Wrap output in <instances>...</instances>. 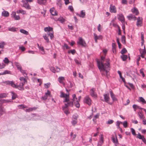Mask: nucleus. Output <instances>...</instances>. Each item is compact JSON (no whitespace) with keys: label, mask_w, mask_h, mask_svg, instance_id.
Returning a JSON list of instances; mask_svg holds the SVG:
<instances>
[{"label":"nucleus","mask_w":146,"mask_h":146,"mask_svg":"<svg viewBox=\"0 0 146 146\" xmlns=\"http://www.w3.org/2000/svg\"><path fill=\"white\" fill-rule=\"evenodd\" d=\"M105 59V57L103 56L101 57V61L97 60V64L98 66L99 70L101 71H105L106 74L107 76L108 71L106 70L110 67V64L109 62V59H108L106 60V63L104 64L103 60Z\"/></svg>","instance_id":"1"},{"label":"nucleus","mask_w":146,"mask_h":146,"mask_svg":"<svg viewBox=\"0 0 146 146\" xmlns=\"http://www.w3.org/2000/svg\"><path fill=\"white\" fill-rule=\"evenodd\" d=\"M4 83L10 85L13 88H18L19 90H24V88L23 86L25 84L23 82L20 83V84L18 86H17L13 81H6Z\"/></svg>","instance_id":"2"},{"label":"nucleus","mask_w":146,"mask_h":146,"mask_svg":"<svg viewBox=\"0 0 146 146\" xmlns=\"http://www.w3.org/2000/svg\"><path fill=\"white\" fill-rule=\"evenodd\" d=\"M44 30L45 32H48L47 35L50 36L51 39H52L54 38V32L53 29L52 27L49 26L46 27L44 28Z\"/></svg>","instance_id":"3"},{"label":"nucleus","mask_w":146,"mask_h":146,"mask_svg":"<svg viewBox=\"0 0 146 146\" xmlns=\"http://www.w3.org/2000/svg\"><path fill=\"white\" fill-rule=\"evenodd\" d=\"M65 106L62 107V109L64 113L67 115L69 114L70 112L68 111V110H66L65 109L68 106H73V102H70L68 103L67 104H65Z\"/></svg>","instance_id":"4"},{"label":"nucleus","mask_w":146,"mask_h":146,"mask_svg":"<svg viewBox=\"0 0 146 146\" xmlns=\"http://www.w3.org/2000/svg\"><path fill=\"white\" fill-rule=\"evenodd\" d=\"M69 93L67 94H65L63 92H61V94L60 97L61 98H65L64 102H67L68 103L70 102L69 101Z\"/></svg>","instance_id":"5"},{"label":"nucleus","mask_w":146,"mask_h":146,"mask_svg":"<svg viewBox=\"0 0 146 146\" xmlns=\"http://www.w3.org/2000/svg\"><path fill=\"white\" fill-rule=\"evenodd\" d=\"M78 45H80L82 47H86V43L82 37H79L78 38V41L77 42Z\"/></svg>","instance_id":"6"},{"label":"nucleus","mask_w":146,"mask_h":146,"mask_svg":"<svg viewBox=\"0 0 146 146\" xmlns=\"http://www.w3.org/2000/svg\"><path fill=\"white\" fill-rule=\"evenodd\" d=\"M22 1L23 3V7L28 9H31V7L29 4L28 3L26 2L25 0H23Z\"/></svg>","instance_id":"7"},{"label":"nucleus","mask_w":146,"mask_h":146,"mask_svg":"<svg viewBox=\"0 0 146 146\" xmlns=\"http://www.w3.org/2000/svg\"><path fill=\"white\" fill-rule=\"evenodd\" d=\"M109 95V94H104V99L105 100V101L106 102L108 103L110 105H111L112 104V103H110L108 102V101L110 99Z\"/></svg>","instance_id":"8"},{"label":"nucleus","mask_w":146,"mask_h":146,"mask_svg":"<svg viewBox=\"0 0 146 146\" xmlns=\"http://www.w3.org/2000/svg\"><path fill=\"white\" fill-rule=\"evenodd\" d=\"M84 102L89 105H90L91 104V100L90 98L88 96L85 97Z\"/></svg>","instance_id":"9"},{"label":"nucleus","mask_w":146,"mask_h":146,"mask_svg":"<svg viewBox=\"0 0 146 146\" xmlns=\"http://www.w3.org/2000/svg\"><path fill=\"white\" fill-rule=\"evenodd\" d=\"M142 18L138 17L137 19V25L138 27H141L142 26Z\"/></svg>","instance_id":"10"},{"label":"nucleus","mask_w":146,"mask_h":146,"mask_svg":"<svg viewBox=\"0 0 146 146\" xmlns=\"http://www.w3.org/2000/svg\"><path fill=\"white\" fill-rule=\"evenodd\" d=\"M94 36L95 42L96 43L97 42L98 40L101 39L102 38V35H100L98 36L96 33H95L94 34Z\"/></svg>","instance_id":"11"},{"label":"nucleus","mask_w":146,"mask_h":146,"mask_svg":"<svg viewBox=\"0 0 146 146\" xmlns=\"http://www.w3.org/2000/svg\"><path fill=\"white\" fill-rule=\"evenodd\" d=\"M104 142V137L102 134L101 135L100 140L98 142L97 146H101Z\"/></svg>","instance_id":"12"},{"label":"nucleus","mask_w":146,"mask_h":146,"mask_svg":"<svg viewBox=\"0 0 146 146\" xmlns=\"http://www.w3.org/2000/svg\"><path fill=\"white\" fill-rule=\"evenodd\" d=\"M110 11L112 13H116V10L115 6L111 5L110 7Z\"/></svg>","instance_id":"13"},{"label":"nucleus","mask_w":146,"mask_h":146,"mask_svg":"<svg viewBox=\"0 0 146 146\" xmlns=\"http://www.w3.org/2000/svg\"><path fill=\"white\" fill-rule=\"evenodd\" d=\"M95 88H92L90 90V94L92 97L96 98L97 96V95L96 93L95 92Z\"/></svg>","instance_id":"14"},{"label":"nucleus","mask_w":146,"mask_h":146,"mask_svg":"<svg viewBox=\"0 0 146 146\" xmlns=\"http://www.w3.org/2000/svg\"><path fill=\"white\" fill-rule=\"evenodd\" d=\"M137 137L139 139H142L143 141L146 144V140L143 136L141 135V134L139 133L137 136Z\"/></svg>","instance_id":"15"},{"label":"nucleus","mask_w":146,"mask_h":146,"mask_svg":"<svg viewBox=\"0 0 146 146\" xmlns=\"http://www.w3.org/2000/svg\"><path fill=\"white\" fill-rule=\"evenodd\" d=\"M118 19L122 22H124L125 19L123 15L121 14H119L118 15Z\"/></svg>","instance_id":"16"},{"label":"nucleus","mask_w":146,"mask_h":146,"mask_svg":"<svg viewBox=\"0 0 146 146\" xmlns=\"http://www.w3.org/2000/svg\"><path fill=\"white\" fill-rule=\"evenodd\" d=\"M50 92L48 90L47 91V92L45 94V95L44 96L42 97V98L44 100H46L48 98V96H50Z\"/></svg>","instance_id":"17"},{"label":"nucleus","mask_w":146,"mask_h":146,"mask_svg":"<svg viewBox=\"0 0 146 146\" xmlns=\"http://www.w3.org/2000/svg\"><path fill=\"white\" fill-rule=\"evenodd\" d=\"M50 12L52 15H57V12L55 11L54 8H52L50 9Z\"/></svg>","instance_id":"18"},{"label":"nucleus","mask_w":146,"mask_h":146,"mask_svg":"<svg viewBox=\"0 0 146 146\" xmlns=\"http://www.w3.org/2000/svg\"><path fill=\"white\" fill-rule=\"evenodd\" d=\"M110 92L111 97V98L112 99L113 101H117V99L115 97L114 94H113L111 90L110 91Z\"/></svg>","instance_id":"19"},{"label":"nucleus","mask_w":146,"mask_h":146,"mask_svg":"<svg viewBox=\"0 0 146 146\" xmlns=\"http://www.w3.org/2000/svg\"><path fill=\"white\" fill-rule=\"evenodd\" d=\"M9 13L8 11L5 10L3 11L1 13L2 16L5 17H9Z\"/></svg>","instance_id":"20"},{"label":"nucleus","mask_w":146,"mask_h":146,"mask_svg":"<svg viewBox=\"0 0 146 146\" xmlns=\"http://www.w3.org/2000/svg\"><path fill=\"white\" fill-rule=\"evenodd\" d=\"M138 114L140 119H142L145 118L144 114L142 113V111H141L138 112Z\"/></svg>","instance_id":"21"},{"label":"nucleus","mask_w":146,"mask_h":146,"mask_svg":"<svg viewBox=\"0 0 146 146\" xmlns=\"http://www.w3.org/2000/svg\"><path fill=\"white\" fill-rule=\"evenodd\" d=\"M76 15L77 16H79L80 17L82 18H84V17L85 15V12L84 10H82L81 11L80 14H79L78 13H77Z\"/></svg>","instance_id":"22"},{"label":"nucleus","mask_w":146,"mask_h":146,"mask_svg":"<svg viewBox=\"0 0 146 146\" xmlns=\"http://www.w3.org/2000/svg\"><path fill=\"white\" fill-rule=\"evenodd\" d=\"M46 0H37V3L40 5H46Z\"/></svg>","instance_id":"23"},{"label":"nucleus","mask_w":146,"mask_h":146,"mask_svg":"<svg viewBox=\"0 0 146 146\" xmlns=\"http://www.w3.org/2000/svg\"><path fill=\"white\" fill-rule=\"evenodd\" d=\"M38 46L39 50L42 51L41 52V54H45V52L44 50L43 47L41 46H39L38 44Z\"/></svg>","instance_id":"24"},{"label":"nucleus","mask_w":146,"mask_h":146,"mask_svg":"<svg viewBox=\"0 0 146 146\" xmlns=\"http://www.w3.org/2000/svg\"><path fill=\"white\" fill-rule=\"evenodd\" d=\"M131 11L133 13L135 14L136 15H137L139 13L138 9L135 7H134L132 9Z\"/></svg>","instance_id":"25"},{"label":"nucleus","mask_w":146,"mask_h":146,"mask_svg":"<svg viewBox=\"0 0 146 146\" xmlns=\"http://www.w3.org/2000/svg\"><path fill=\"white\" fill-rule=\"evenodd\" d=\"M127 17L129 20L133 19L134 20H135L136 18L134 15L132 14L129 15V16H127Z\"/></svg>","instance_id":"26"},{"label":"nucleus","mask_w":146,"mask_h":146,"mask_svg":"<svg viewBox=\"0 0 146 146\" xmlns=\"http://www.w3.org/2000/svg\"><path fill=\"white\" fill-rule=\"evenodd\" d=\"M15 64L18 70H21L22 69V67L19 62H15Z\"/></svg>","instance_id":"27"},{"label":"nucleus","mask_w":146,"mask_h":146,"mask_svg":"<svg viewBox=\"0 0 146 146\" xmlns=\"http://www.w3.org/2000/svg\"><path fill=\"white\" fill-rule=\"evenodd\" d=\"M58 80L59 82L60 83H62L64 85L65 84L63 82V81L65 80L64 77L62 76L59 77Z\"/></svg>","instance_id":"28"},{"label":"nucleus","mask_w":146,"mask_h":146,"mask_svg":"<svg viewBox=\"0 0 146 146\" xmlns=\"http://www.w3.org/2000/svg\"><path fill=\"white\" fill-rule=\"evenodd\" d=\"M12 94V99L13 100H15L17 97V94L13 92H11Z\"/></svg>","instance_id":"29"},{"label":"nucleus","mask_w":146,"mask_h":146,"mask_svg":"<svg viewBox=\"0 0 146 146\" xmlns=\"http://www.w3.org/2000/svg\"><path fill=\"white\" fill-rule=\"evenodd\" d=\"M37 108L36 107H34L32 108H30L29 109H26L25 110V111L27 112H30L33 111V110H36Z\"/></svg>","instance_id":"30"},{"label":"nucleus","mask_w":146,"mask_h":146,"mask_svg":"<svg viewBox=\"0 0 146 146\" xmlns=\"http://www.w3.org/2000/svg\"><path fill=\"white\" fill-rule=\"evenodd\" d=\"M43 37L47 43L49 42V39L48 38V36H47V34H45L43 36Z\"/></svg>","instance_id":"31"},{"label":"nucleus","mask_w":146,"mask_h":146,"mask_svg":"<svg viewBox=\"0 0 146 146\" xmlns=\"http://www.w3.org/2000/svg\"><path fill=\"white\" fill-rule=\"evenodd\" d=\"M112 139L113 141V142L115 143L116 144H118V141L117 140V137L116 136H115V138L114 137H112Z\"/></svg>","instance_id":"32"},{"label":"nucleus","mask_w":146,"mask_h":146,"mask_svg":"<svg viewBox=\"0 0 146 146\" xmlns=\"http://www.w3.org/2000/svg\"><path fill=\"white\" fill-rule=\"evenodd\" d=\"M20 32L22 33L27 35H28L29 34L28 32L23 29H21L20 30Z\"/></svg>","instance_id":"33"},{"label":"nucleus","mask_w":146,"mask_h":146,"mask_svg":"<svg viewBox=\"0 0 146 146\" xmlns=\"http://www.w3.org/2000/svg\"><path fill=\"white\" fill-rule=\"evenodd\" d=\"M58 21H60L62 23H63L65 21V19L62 17H60L58 18Z\"/></svg>","instance_id":"34"},{"label":"nucleus","mask_w":146,"mask_h":146,"mask_svg":"<svg viewBox=\"0 0 146 146\" xmlns=\"http://www.w3.org/2000/svg\"><path fill=\"white\" fill-rule=\"evenodd\" d=\"M121 58L123 61H125L126 60L127 58V56L125 55H122L121 56Z\"/></svg>","instance_id":"35"},{"label":"nucleus","mask_w":146,"mask_h":146,"mask_svg":"<svg viewBox=\"0 0 146 146\" xmlns=\"http://www.w3.org/2000/svg\"><path fill=\"white\" fill-rule=\"evenodd\" d=\"M7 95V94L5 93L0 94V98H3L6 97Z\"/></svg>","instance_id":"36"},{"label":"nucleus","mask_w":146,"mask_h":146,"mask_svg":"<svg viewBox=\"0 0 146 146\" xmlns=\"http://www.w3.org/2000/svg\"><path fill=\"white\" fill-rule=\"evenodd\" d=\"M4 112L2 106L0 104V116L3 114Z\"/></svg>","instance_id":"37"},{"label":"nucleus","mask_w":146,"mask_h":146,"mask_svg":"<svg viewBox=\"0 0 146 146\" xmlns=\"http://www.w3.org/2000/svg\"><path fill=\"white\" fill-rule=\"evenodd\" d=\"M17 13H21L23 14H24L25 13V11L23 10H20L17 11Z\"/></svg>","instance_id":"38"},{"label":"nucleus","mask_w":146,"mask_h":146,"mask_svg":"<svg viewBox=\"0 0 146 146\" xmlns=\"http://www.w3.org/2000/svg\"><path fill=\"white\" fill-rule=\"evenodd\" d=\"M19 80L21 81H24V82H23V83H25H25H27V80L25 78H24L23 77H20V78Z\"/></svg>","instance_id":"39"},{"label":"nucleus","mask_w":146,"mask_h":146,"mask_svg":"<svg viewBox=\"0 0 146 146\" xmlns=\"http://www.w3.org/2000/svg\"><path fill=\"white\" fill-rule=\"evenodd\" d=\"M5 44L4 42H0V48H3Z\"/></svg>","instance_id":"40"},{"label":"nucleus","mask_w":146,"mask_h":146,"mask_svg":"<svg viewBox=\"0 0 146 146\" xmlns=\"http://www.w3.org/2000/svg\"><path fill=\"white\" fill-rule=\"evenodd\" d=\"M112 50L113 53L115 52V44L114 43L112 44Z\"/></svg>","instance_id":"41"},{"label":"nucleus","mask_w":146,"mask_h":146,"mask_svg":"<svg viewBox=\"0 0 146 146\" xmlns=\"http://www.w3.org/2000/svg\"><path fill=\"white\" fill-rule=\"evenodd\" d=\"M72 101H70V102H73H73H74L75 101V100H77V98L76 97V95L75 94H74L72 95Z\"/></svg>","instance_id":"42"},{"label":"nucleus","mask_w":146,"mask_h":146,"mask_svg":"<svg viewBox=\"0 0 146 146\" xmlns=\"http://www.w3.org/2000/svg\"><path fill=\"white\" fill-rule=\"evenodd\" d=\"M8 30L10 31L15 32L16 31V28L14 27L9 28L8 29Z\"/></svg>","instance_id":"43"},{"label":"nucleus","mask_w":146,"mask_h":146,"mask_svg":"<svg viewBox=\"0 0 146 146\" xmlns=\"http://www.w3.org/2000/svg\"><path fill=\"white\" fill-rule=\"evenodd\" d=\"M76 50L74 49L72 50H69L68 51V53H71L72 54H74L76 53Z\"/></svg>","instance_id":"44"},{"label":"nucleus","mask_w":146,"mask_h":146,"mask_svg":"<svg viewBox=\"0 0 146 146\" xmlns=\"http://www.w3.org/2000/svg\"><path fill=\"white\" fill-rule=\"evenodd\" d=\"M3 62L6 64H8L10 62L8 58L7 57L5 58L3 60Z\"/></svg>","instance_id":"45"},{"label":"nucleus","mask_w":146,"mask_h":146,"mask_svg":"<svg viewBox=\"0 0 146 146\" xmlns=\"http://www.w3.org/2000/svg\"><path fill=\"white\" fill-rule=\"evenodd\" d=\"M121 40L122 42L123 43L125 44V37L124 36H122L121 38Z\"/></svg>","instance_id":"46"},{"label":"nucleus","mask_w":146,"mask_h":146,"mask_svg":"<svg viewBox=\"0 0 146 146\" xmlns=\"http://www.w3.org/2000/svg\"><path fill=\"white\" fill-rule=\"evenodd\" d=\"M139 100L144 104H146V102L144 99L142 97H140L139 98Z\"/></svg>","instance_id":"47"},{"label":"nucleus","mask_w":146,"mask_h":146,"mask_svg":"<svg viewBox=\"0 0 146 146\" xmlns=\"http://www.w3.org/2000/svg\"><path fill=\"white\" fill-rule=\"evenodd\" d=\"M141 40H142L141 42V44L142 45L143 43H144V35L142 33H141Z\"/></svg>","instance_id":"48"},{"label":"nucleus","mask_w":146,"mask_h":146,"mask_svg":"<svg viewBox=\"0 0 146 146\" xmlns=\"http://www.w3.org/2000/svg\"><path fill=\"white\" fill-rule=\"evenodd\" d=\"M133 107L134 108L135 111H136V109L137 108H139V109L141 108H139V106H137L136 105H135V104L133 105Z\"/></svg>","instance_id":"49"},{"label":"nucleus","mask_w":146,"mask_h":146,"mask_svg":"<svg viewBox=\"0 0 146 146\" xmlns=\"http://www.w3.org/2000/svg\"><path fill=\"white\" fill-rule=\"evenodd\" d=\"M21 72H22L23 74V75L25 76H27V74L26 73V71L25 70H23L22 69L20 70Z\"/></svg>","instance_id":"50"},{"label":"nucleus","mask_w":146,"mask_h":146,"mask_svg":"<svg viewBox=\"0 0 146 146\" xmlns=\"http://www.w3.org/2000/svg\"><path fill=\"white\" fill-rule=\"evenodd\" d=\"M114 122L113 120L111 119H109L108 121L106 123L108 124H112Z\"/></svg>","instance_id":"51"},{"label":"nucleus","mask_w":146,"mask_h":146,"mask_svg":"<svg viewBox=\"0 0 146 146\" xmlns=\"http://www.w3.org/2000/svg\"><path fill=\"white\" fill-rule=\"evenodd\" d=\"M127 52V50L125 48L123 49L121 51V54H123Z\"/></svg>","instance_id":"52"},{"label":"nucleus","mask_w":146,"mask_h":146,"mask_svg":"<svg viewBox=\"0 0 146 146\" xmlns=\"http://www.w3.org/2000/svg\"><path fill=\"white\" fill-rule=\"evenodd\" d=\"M11 17L12 18H14V17L16 15V12L15 11L12 12L11 14Z\"/></svg>","instance_id":"53"},{"label":"nucleus","mask_w":146,"mask_h":146,"mask_svg":"<svg viewBox=\"0 0 146 146\" xmlns=\"http://www.w3.org/2000/svg\"><path fill=\"white\" fill-rule=\"evenodd\" d=\"M99 116V113L97 114L94 116L93 120L94 121H95L97 118H98Z\"/></svg>","instance_id":"54"},{"label":"nucleus","mask_w":146,"mask_h":146,"mask_svg":"<svg viewBox=\"0 0 146 146\" xmlns=\"http://www.w3.org/2000/svg\"><path fill=\"white\" fill-rule=\"evenodd\" d=\"M122 122L121 121H117L116 122V126H117V128H119L120 126H119V125L120 123H122Z\"/></svg>","instance_id":"55"},{"label":"nucleus","mask_w":146,"mask_h":146,"mask_svg":"<svg viewBox=\"0 0 146 146\" xmlns=\"http://www.w3.org/2000/svg\"><path fill=\"white\" fill-rule=\"evenodd\" d=\"M123 125L124 127L126 128L127 126V121H124L123 123Z\"/></svg>","instance_id":"56"},{"label":"nucleus","mask_w":146,"mask_h":146,"mask_svg":"<svg viewBox=\"0 0 146 146\" xmlns=\"http://www.w3.org/2000/svg\"><path fill=\"white\" fill-rule=\"evenodd\" d=\"M75 104V106L77 108H79L80 107V104L78 102L77 100H76V102L75 103H74Z\"/></svg>","instance_id":"57"},{"label":"nucleus","mask_w":146,"mask_h":146,"mask_svg":"<svg viewBox=\"0 0 146 146\" xmlns=\"http://www.w3.org/2000/svg\"><path fill=\"white\" fill-rule=\"evenodd\" d=\"M15 20H19L20 19V18L19 15H16L14 18Z\"/></svg>","instance_id":"58"},{"label":"nucleus","mask_w":146,"mask_h":146,"mask_svg":"<svg viewBox=\"0 0 146 146\" xmlns=\"http://www.w3.org/2000/svg\"><path fill=\"white\" fill-rule=\"evenodd\" d=\"M5 66V65L3 63L0 64V69H2L4 68Z\"/></svg>","instance_id":"59"},{"label":"nucleus","mask_w":146,"mask_h":146,"mask_svg":"<svg viewBox=\"0 0 146 146\" xmlns=\"http://www.w3.org/2000/svg\"><path fill=\"white\" fill-rule=\"evenodd\" d=\"M50 70L52 72L54 73H55L56 72V70L55 68L53 67H51L50 68Z\"/></svg>","instance_id":"60"},{"label":"nucleus","mask_w":146,"mask_h":146,"mask_svg":"<svg viewBox=\"0 0 146 146\" xmlns=\"http://www.w3.org/2000/svg\"><path fill=\"white\" fill-rule=\"evenodd\" d=\"M50 85V83H48L44 84V86L46 88H48L49 87V86Z\"/></svg>","instance_id":"61"},{"label":"nucleus","mask_w":146,"mask_h":146,"mask_svg":"<svg viewBox=\"0 0 146 146\" xmlns=\"http://www.w3.org/2000/svg\"><path fill=\"white\" fill-rule=\"evenodd\" d=\"M63 47L65 48L66 49H70V48L66 43H64L63 46Z\"/></svg>","instance_id":"62"},{"label":"nucleus","mask_w":146,"mask_h":146,"mask_svg":"<svg viewBox=\"0 0 146 146\" xmlns=\"http://www.w3.org/2000/svg\"><path fill=\"white\" fill-rule=\"evenodd\" d=\"M18 107L20 109H22V108H27L26 106H25L24 105L22 104L19 105Z\"/></svg>","instance_id":"63"},{"label":"nucleus","mask_w":146,"mask_h":146,"mask_svg":"<svg viewBox=\"0 0 146 146\" xmlns=\"http://www.w3.org/2000/svg\"><path fill=\"white\" fill-rule=\"evenodd\" d=\"M131 130L132 134L133 135H135L136 134L134 129L133 128H131Z\"/></svg>","instance_id":"64"}]
</instances>
